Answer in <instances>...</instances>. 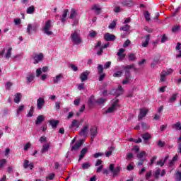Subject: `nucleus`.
Masks as SVG:
<instances>
[{"label":"nucleus","mask_w":181,"mask_h":181,"mask_svg":"<svg viewBox=\"0 0 181 181\" xmlns=\"http://www.w3.org/2000/svg\"><path fill=\"white\" fill-rule=\"evenodd\" d=\"M117 26V23L115 21L112 22L109 25V29H114Z\"/></svg>","instance_id":"4d7b16f0"},{"label":"nucleus","mask_w":181,"mask_h":181,"mask_svg":"<svg viewBox=\"0 0 181 181\" xmlns=\"http://www.w3.org/2000/svg\"><path fill=\"white\" fill-rule=\"evenodd\" d=\"M97 127L95 126H93L90 128V137L92 141H94V138H95V136H97Z\"/></svg>","instance_id":"ddd939ff"},{"label":"nucleus","mask_w":181,"mask_h":181,"mask_svg":"<svg viewBox=\"0 0 181 181\" xmlns=\"http://www.w3.org/2000/svg\"><path fill=\"white\" fill-rule=\"evenodd\" d=\"M77 18V10L71 8L70 11L69 19H76Z\"/></svg>","instance_id":"aec40b11"},{"label":"nucleus","mask_w":181,"mask_h":181,"mask_svg":"<svg viewBox=\"0 0 181 181\" xmlns=\"http://www.w3.org/2000/svg\"><path fill=\"white\" fill-rule=\"evenodd\" d=\"M43 121H45V116L43 115H39L37 117V119L35 121V124L36 125H40V124H42V122H43Z\"/></svg>","instance_id":"5701e85b"},{"label":"nucleus","mask_w":181,"mask_h":181,"mask_svg":"<svg viewBox=\"0 0 181 181\" xmlns=\"http://www.w3.org/2000/svg\"><path fill=\"white\" fill-rule=\"evenodd\" d=\"M124 72L122 71H118L113 74V77H121Z\"/></svg>","instance_id":"a18cd8bd"},{"label":"nucleus","mask_w":181,"mask_h":181,"mask_svg":"<svg viewBox=\"0 0 181 181\" xmlns=\"http://www.w3.org/2000/svg\"><path fill=\"white\" fill-rule=\"evenodd\" d=\"M15 25H21V18H16L14 19Z\"/></svg>","instance_id":"338daca9"},{"label":"nucleus","mask_w":181,"mask_h":181,"mask_svg":"<svg viewBox=\"0 0 181 181\" xmlns=\"http://www.w3.org/2000/svg\"><path fill=\"white\" fill-rule=\"evenodd\" d=\"M109 170L110 172H112L113 175V177H115L119 172H121V168L120 167H115L114 164H110L109 166Z\"/></svg>","instance_id":"423d86ee"},{"label":"nucleus","mask_w":181,"mask_h":181,"mask_svg":"<svg viewBox=\"0 0 181 181\" xmlns=\"http://www.w3.org/2000/svg\"><path fill=\"white\" fill-rule=\"evenodd\" d=\"M21 98H22V94L21 93H17L14 98V103H16V104H19V103H21Z\"/></svg>","instance_id":"412c9836"},{"label":"nucleus","mask_w":181,"mask_h":181,"mask_svg":"<svg viewBox=\"0 0 181 181\" xmlns=\"http://www.w3.org/2000/svg\"><path fill=\"white\" fill-rule=\"evenodd\" d=\"M134 67V65H127L123 67L124 70H125V80L122 81V84H128L129 81L131 80V74L129 73V70Z\"/></svg>","instance_id":"f03ea898"},{"label":"nucleus","mask_w":181,"mask_h":181,"mask_svg":"<svg viewBox=\"0 0 181 181\" xmlns=\"http://www.w3.org/2000/svg\"><path fill=\"white\" fill-rule=\"evenodd\" d=\"M39 28V25L37 24H28L27 27V33L28 35H30V31L33 32H37V28Z\"/></svg>","instance_id":"0eeeda50"},{"label":"nucleus","mask_w":181,"mask_h":181,"mask_svg":"<svg viewBox=\"0 0 181 181\" xmlns=\"http://www.w3.org/2000/svg\"><path fill=\"white\" fill-rule=\"evenodd\" d=\"M35 13V6H30L27 8V13H28L29 15H32V13Z\"/></svg>","instance_id":"c9c22d12"},{"label":"nucleus","mask_w":181,"mask_h":181,"mask_svg":"<svg viewBox=\"0 0 181 181\" xmlns=\"http://www.w3.org/2000/svg\"><path fill=\"white\" fill-rule=\"evenodd\" d=\"M104 39L107 42H113V40H115L116 37H115V35L110 34L109 33H107L106 34H105Z\"/></svg>","instance_id":"1a4fd4ad"},{"label":"nucleus","mask_w":181,"mask_h":181,"mask_svg":"<svg viewBox=\"0 0 181 181\" xmlns=\"http://www.w3.org/2000/svg\"><path fill=\"white\" fill-rule=\"evenodd\" d=\"M6 165V159H1L0 160V170Z\"/></svg>","instance_id":"79ce46f5"},{"label":"nucleus","mask_w":181,"mask_h":181,"mask_svg":"<svg viewBox=\"0 0 181 181\" xmlns=\"http://www.w3.org/2000/svg\"><path fill=\"white\" fill-rule=\"evenodd\" d=\"M68 13H69V9L64 10V13H63L62 18H61V22H62L63 23H64V22H66V18H67Z\"/></svg>","instance_id":"b1692460"},{"label":"nucleus","mask_w":181,"mask_h":181,"mask_svg":"<svg viewBox=\"0 0 181 181\" xmlns=\"http://www.w3.org/2000/svg\"><path fill=\"white\" fill-rule=\"evenodd\" d=\"M141 138L144 139V141H149L151 138H152V136H151V134L149 133H144L141 135Z\"/></svg>","instance_id":"a878e982"},{"label":"nucleus","mask_w":181,"mask_h":181,"mask_svg":"<svg viewBox=\"0 0 181 181\" xmlns=\"http://www.w3.org/2000/svg\"><path fill=\"white\" fill-rule=\"evenodd\" d=\"M90 166H91V164H90V163L86 162L83 164H82V169L86 170V169H88V168H90Z\"/></svg>","instance_id":"c03bdc74"},{"label":"nucleus","mask_w":181,"mask_h":181,"mask_svg":"<svg viewBox=\"0 0 181 181\" xmlns=\"http://www.w3.org/2000/svg\"><path fill=\"white\" fill-rule=\"evenodd\" d=\"M104 155V153H96L93 155V158H100V156H103Z\"/></svg>","instance_id":"680f3d73"},{"label":"nucleus","mask_w":181,"mask_h":181,"mask_svg":"<svg viewBox=\"0 0 181 181\" xmlns=\"http://www.w3.org/2000/svg\"><path fill=\"white\" fill-rule=\"evenodd\" d=\"M87 152H88V148H87L86 147L83 148L81 151V154L79 155L78 162H80V160H81V159H83L84 158V156H86V153H87Z\"/></svg>","instance_id":"a211bd4d"},{"label":"nucleus","mask_w":181,"mask_h":181,"mask_svg":"<svg viewBox=\"0 0 181 181\" xmlns=\"http://www.w3.org/2000/svg\"><path fill=\"white\" fill-rule=\"evenodd\" d=\"M23 110H25V105H20L17 109V115H21V112H22Z\"/></svg>","instance_id":"4c0bfd02"},{"label":"nucleus","mask_w":181,"mask_h":181,"mask_svg":"<svg viewBox=\"0 0 181 181\" xmlns=\"http://www.w3.org/2000/svg\"><path fill=\"white\" fill-rule=\"evenodd\" d=\"M131 45V41L129 40H127L123 44V47H128Z\"/></svg>","instance_id":"5fc2aeb1"},{"label":"nucleus","mask_w":181,"mask_h":181,"mask_svg":"<svg viewBox=\"0 0 181 181\" xmlns=\"http://www.w3.org/2000/svg\"><path fill=\"white\" fill-rule=\"evenodd\" d=\"M33 111H34V109H33V106H32L27 115V117L28 118H30L31 117H33Z\"/></svg>","instance_id":"37998d69"},{"label":"nucleus","mask_w":181,"mask_h":181,"mask_svg":"<svg viewBox=\"0 0 181 181\" xmlns=\"http://www.w3.org/2000/svg\"><path fill=\"white\" fill-rule=\"evenodd\" d=\"M49 148H50V145L49 144L43 145L41 152L42 153H45V152H47V151H49Z\"/></svg>","instance_id":"2f4dec72"},{"label":"nucleus","mask_w":181,"mask_h":181,"mask_svg":"<svg viewBox=\"0 0 181 181\" xmlns=\"http://www.w3.org/2000/svg\"><path fill=\"white\" fill-rule=\"evenodd\" d=\"M103 71H104V67L101 64H98V73L99 74H102Z\"/></svg>","instance_id":"de8ad7c7"},{"label":"nucleus","mask_w":181,"mask_h":181,"mask_svg":"<svg viewBox=\"0 0 181 181\" xmlns=\"http://www.w3.org/2000/svg\"><path fill=\"white\" fill-rule=\"evenodd\" d=\"M89 74H90V72H88V71H86L81 74V76H80L81 81H82V83L86 81V80H87L88 78Z\"/></svg>","instance_id":"f3484780"},{"label":"nucleus","mask_w":181,"mask_h":181,"mask_svg":"<svg viewBox=\"0 0 181 181\" xmlns=\"http://www.w3.org/2000/svg\"><path fill=\"white\" fill-rule=\"evenodd\" d=\"M34 78H35V75L33 74H30L29 75H28V76L26 77L28 84H30V83H32Z\"/></svg>","instance_id":"cd10ccee"},{"label":"nucleus","mask_w":181,"mask_h":181,"mask_svg":"<svg viewBox=\"0 0 181 181\" xmlns=\"http://www.w3.org/2000/svg\"><path fill=\"white\" fill-rule=\"evenodd\" d=\"M158 63H159V59H153L151 64V69L158 68Z\"/></svg>","instance_id":"7c9ffc66"},{"label":"nucleus","mask_w":181,"mask_h":181,"mask_svg":"<svg viewBox=\"0 0 181 181\" xmlns=\"http://www.w3.org/2000/svg\"><path fill=\"white\" fill-rule=\"evenodd\" d=\"M121 4L123 6H134V2L131 0H122Z\"/></svg>","instance_id":"6ab92c4d"},{"label":"nucleus","mask_w":181,"mask_h":181,"mask_svg":"<svg viewBox=\"0 0 181 181\" xmlns=\"http://www.w3.org/2000/svg\"><path fill=\"white\" fill-rule=\"evenodd\" d=\"M149 40H150V35H148L146 36L145 41L142 42V47H148V45H149Z\"/></svg>","instance_id":"bb28decb"},{"label":"nucleus","mask_w":181,"mask_h":181,"mask_svg":"<svg viewBox=\"0 0 181 181\" xmlns=\"http://www.w3.org/2000/svg\"><path fill=\"white\" fill-rule=\"evenodd\" d=\"M45 107V98H39L37 100V110H42Z\"/></svg>","instance_id":"6e6552de"},{"label":"nucleus","mask_w":181,"mask_h":181,"mask_svg":"<svg viewBox=\"0 0 181 181\" xmlns=\"http://www.w3.org/2000/svg\"><path fill=\"white\" fill-rule=\"evenodd\" d=\"M158 146H159L160 148H163L165 146V141H162L160 140H159L157 143Z\"/></svg>","instance_id":"603ef678"},{"label":"nucleus","mask_w":181,"mask_h":181,"mask_svg":"<svg viewBox=\"0 0 181 181\" xmlns=\"http://www.w3.org/2000/svg\"><path fill=\"white\" fill-rule=\"evenodd\" d=\"M110 66H111V62H107L104 65V68L110 69Z\"/></svg>","instance_id":"69168bd1"},{"label":"nucleus","mask_w":181,"mask_h":181,"mask_svg":"<svg viewBox=\"0 0 181 181\" xmlns=\"http://www.w3.org/2000/svg\"><path fill=\"white\" fill-rule=\"evenodd\" d=\"M33 59L34 60V64H37L40 63V62L43 61V59H45V55L43 53L35 54Z\"/></svg>","instance_id":"39448f33"},{"label":"nucleus","mask_w":181,"mask_h":181,"mask_svg":"<svg viewBox=\"0 0 181 181\" xmlns=\"http://www.w3.org/2000/svg\"><path fill=\"white\" fill-rule=\"evenodd\" d=\"M129 25L126 24L125 25H123L120 28V30H123L124 32H127V30H129Z\"/></svg>","instance_id":"a19ab883"},{"label":"nucleus","mask_w":181,"mask_h":181,"mask_svg":"<svg viewBox=\"0 0 181 181\" xmlns=\"http://www.w3.org/2000/svg\"><path fill=\"white\" fill-rule=\"evenodd\" d=\"M146 114H148V110L147 109H140V113L138 116L139 120L141 121L142 118L146 117Z\"/></svg>","instance_id":"f8f14e48"},{"label":"nucleus","mask_w":181,"mask_h":181,"mask_svg":"<svg viewBox=\"0 0 181 181\" xmlns=\"http://www.w3.org/2000/svg\"><path fill=\"white\" fill-rule=\"evenodd\" d=\"M52 28H53V21L52 20L45 21L44 26L42 27L43 33L47 36H52V35H53Z\"/></svg>","instance_id":"f257e3e1"},{"label":"nucleus","mask_w":181,"mask_h":181,"mask_svg":"<svg viewBox=\"0 0 181 181\" xmlns=\"http://www.w3.org/2000/svg\"><path fill=\"white\" fill-rule=\"evenodd\" d=\"M81 100V99H80L79 98H76V99H75L74 101V105H79Z\"/></svg>","instance_id":"bf43d9fd"},{"label":"nucleus","mask_w":181,"mask_h":181,"mask_svg":"<svg viewBox=\"0 0 181 181\" xmlns=\"http://www.w3.org/2000/svg\"><path fill=\"white\" fill-rule=\"evenodd\" d=\"M84 141L83 140H78L76 142L74 146H72L71 151H78V148L83 145Z\"/></svg>","instance_id":"9d476101"},{"label":"nucleus","mask_w":181,"mask_h":181,"mask_svg":"<svg viewBox=\"0 0 181 181\" xmlns=\"http://www.w3.org/2000/svg\"><path fill=\"white\" fill-rule=\"evenodd\" d=\"M177 100V93H173L172 96L169 98L168 103L172 104V103H175Z\"/></svg>","instance_id":"393cba45"},{"label":"nucleus","mask_w":181,"mask_h":181,"mask_svg":"<svg viewBox=\"0 0 181 181\" xmlns=\"http://www.w3.org/2000/svg\"><path fill=\"white\" fill-rule=\"evenodd\" d=\"M80 127V122L74 119L69 127V128H78Z\"/></svg>","instance_id":"4be33fe9"},{"label":"nucleus","mask_w":181,"mask_h":181,"mask_svg":"<svg viewBox=\"0 0 181 181\" xmlns=\"http://www.w3.org/2000/svg\"><path fill=\"white\" fill-rule=\"evenodd\" d=\"M11 52H12V47H8L7 49V52L5 54L4 57H6V59H11Z\"/></svg>","instance_id":"e433bc0d"},{"label":"nucleus","mask_w":181,"mask_h":181,"mask_svg":"<svg viewBox=\"0 0 181 181\" xmlns=\"http://www.w3.org/2000/svg\"><path fill=\"white\" fill-rule=\"evenodd\" d=\"M92 11H95L96 15H100V13H101V8H98L97 6H93L92 7Z\"/></svg>","instance_id":"72a5a7b5"},{"label":"nucleus","mask_w":181,"mask_h":181,"mask_svg":"<svg viewBox=\"0 0 181 181\" xmlns=\"http://www.w3.org/2000/svg\"><path fill=\"white\" fill-rule=\"evenodd\" d=\"M159 175H160V168H156V171L153 174V176L155 179H159Z\"/></svg>","instance_id":"f704fd0d"},{"label":"nucleus","mask_w":181,"mask_h":181,"mask_svg":"<svg viewBox=\"0 0 181 181\" xmlns=\"http://www.w3.org/2000/svg\"><path fill=\"white\" fill-rule=\"evenodd\" d=\"M135 60H136V57H135V54H129V61L135 62Z\"/></svg>","instance_id":"58836bf2"},{"label":"nucleus","mask_w":181,"mask_h":181,"mask_svg":"<svg viewBox=\"0 0 181 181\" xmlns=\"http://www.w3.org/2000/svg\"><path fill=\"white\" fill-rule=\"evenodd\" d=\"M118 91H119V93H118V95H120V94H122V93H124V89L122 88V86H119L118 87L117 92L118 93Z\"/></svg>","instance_id":"052dcab7"},{"label":"nucleus","mask_w":181,"mask_h":181,"mask_svg":"<svg viewBox=\"0 0 181 181\" xmlns=\"http://www.w3.org/2000/svg\"><path fill=\"white\" fill-rule=\"evenodd\" d=\"M117 107H118V100H116L113 102L112 105L104 112V114H111L114 111H117Z\"/></svg>","instance_id":"20e7f679"},{"label":"nucleus","mask_w":181,"mask_h":181,"mask_svg":"<svg viewBox=\"0 0 181 181\" xmlns=\"http://www.w3.org/2000/svg\"><path fill=\"white\" fill-rule=\"evenodd\" d=\"M96 103H97V104H100V105L103 104L105 103V99L100 98L97 100Z\"/></svg>","instance_id":"3c124183"},{"label":"nucleus","mask_w":181,"mask_h":181,"mask_svg":"<svg viewBox=\"0 0 181 181\" xmlns=\"http://www.w3.org/2000/svg\"><path fill=\"white\" fill-rule=\"evenodd\" d=\"M173 73V69H168L167 71H165V76H169V74H172Z\"/></svg>","instance_id":"0e129e2a"},{"label":"nucleus","mask_w":181,"mask_h":181,"mask_svg":"<svg viewBox=\"0 0 181 181\" xmlns=\"http://www.w3.org/2000/svg\"><path fill=\"white\" fill-rule=\"evenodd\" d=\"M62 78H63V74H59L53 78L54 84H59L60 81H62Z\"/></svg>","instance_id":"dca6fc26"},{"label":"nucleus","mask_w":181,"mask_h":181,"mask_svg":"<svg viewBox=\"0 0 181 181\" xmlns=\"http://www.w3.org/2000/svg\"><path fill=\"white\" fill-rule=\"evenodd\" d=\"M23 166L24 169H28V168H29V169L32 170L34 168L33 163H30L29 160H24V163H23Z\"/></svg>","instance_id":"4468645a"},{"label":"nucleus","mask_w":181,"mask_h":181,"mask_svg":"<svg viewBox=\"0 0 181 181\" xmlns=\"http://www.w3.org/2000/svg\"><path fill=\"white\" fill-rule=\"evenodd\" d=\"M141 128L146 131V129H149V126L145 122H141Z\"/></svg>","instance_id":"8fccbe9b"},{"label":"nucleus","mask_w":181,"mask_h":181,"mask_svg":"<svg viewBox=\"0 0 181 181\" xmlns=\"http://www.w3.org/2000/svg\"><path fill=\"white\" fill-rule=\"evenodd\" d=\"M166 71H163L160 74V81L163 83L165 81H166Z\"/></svg>","instance_id":"c756f323"},{"label":"nucleus","mask_w":181,"mask_h":181,"mask_svg":"<svg viewBox=\"0 0 181 181\" xmlns=\"http://www.w3.org/2000/svg\"><path fill=\"white\" fill-rule=\"evenodd\" d=\"M144 18L147 22H149L151 21V14L149 13V11H146L144 13Z\"/></svg>","instance_id":"ea45409f"},{"label":"nucleus","mask_w":181,"mask_h":181,"mask_svg":"<svg viewBox=\"0 0 181 181\" xmlns=\"http://www.w3.org/2000/svg\"><path fill=\"white\" fill-rule=\"evenodd\" d=\"M125 52V49L123 48H121L119 49V52H117V56H119V60L121 61L123 59L125 58V56H127L125 54H124Z\"/></svg>","instance_id":"2eb2a0df"},{"label":"nucleus","mask_w":181,"mask_h":181,"mask_svg":"<svg viewBox=\"0 0 181 181\" xmlns=\"http://www.w3.org/2000/svg\"><path fill=\"white\" fill-rule=\"evenodd\" d=\"M39 141L41 142V144H43V142H46L47 141V138H46L45 136H42L40 138Z\"/></svg>","instance_id":"13d9d810"},{"label":"nucleus","mask_w":181,"mask_h":181,"mask_svg":"<svg viewBox=\"0 0 181 181\" xmlns=\"http://www.w3.org/2000/svg\"><path fill=\"white\" fill-rule=\"evenodd\" d=\"M89 125L88 124H86L85 126H83V127L82 128V129L81 130L80 133H79V135L81 136H87V131L89 128Z\"/></svg>","instance_id":"9b49d317"},{"label":"nucleus","mask_w":181,"mask_h":181,"mask_svg":"<svg viewBox=\"0 0 181 181\" xmlns=\"http://www.w3.org/2000/svg\"><path fill=\"white\" fill-rule=\"evenodd\" d=\"M97 35V33L94 30H91L89 33V36L90 37H95V36Z\"/></svg>","instance_id":"864d4df0"},{"label":"nucleus","mask_w":181,"mask_h":181,"mask_svg":"<svg viewBox=\"0 0 181 181\" xmlns=\"http://www.w3.org/2000/svg\"><path fill=\"white\" fill-rule=\"evenodd\" d=\"M40 74H42V68H39L36 70V77H40Z\"/></svg>","instance_id":"6e6d98bb"},{"label":"nucleus","mask_w":181,"mask_h":181,"mask_svg":"<svg viewBox=\"0 0 181 181\" xmlns=\"http://www.w3.org/2000/svg\"><path fill=\"white\" fill-rule=\"evenodd\" d=\"M146 155V153L145 151H142L137 155V158L139 159H142V158H144V156H145Z\"/></svg>","instance_id":"09e8293b"},{"label":"nucleus","mask_w":181,"mask_h":181,"mask_svg":"<svg viewBox=\"0 0 181 181\" xmlns=\"http://www.w3.org/2000/svg\"><path fill=\"white\" fill-rule=\"evenodd\" d=\"M55 176L56 175H54V173H51L47 177H46V180H53Z\"/></svg>","instance_id":"49530a36"},{"label":"nucleus","mask_w":181,"mask_h":181,"mask_svg":"<svg viewBox=\"0 0 181 181\" xmlns=\"http://www.w3.org/2000/svg\"><path fill=\"white\" fill-rule=\"evenodd\" d=\"M172 128L173 129H177V131H181V124H180V122H177V123L173 124Z\"/></svg>","instance_id":"c85d7f7f"},{"label":"nucleus","mask_w":181,"mask_h":181,"mask_svg":"<svg viewBox=\"0 0 181 181\" xmlns=\"http://www.w3.org/2000/svg\"><path fill=\"white\" fill-rule=\"evenodd\" d=\"M71 69L73 71H77V70H78V67L76 66L74 64H71Z\"/></svg>","instance_id":"e2e57ef3"},{"label":"nucleus","mask_w":181,"mask_h":181,"mask_svg":"<svg viewBox=\"0 0 181 181\" xmlns=\"http://www.w3.org/2000/svg\"><path fill=\"white\" fill-rule=\"evenodd\" d=\"M29 148H30V143H27L24 146V151H28V149H29Z\"/></svg>","instance_id":"774afa93"},{"label":"nucleus","mask_w":181,"mask_h":181,"mask_svg":"<svg viewBox=\"0 0 181 181\" xmlns=\"http://www.w3.org/2000/svg\"><path fill=\"white\" fill-rule=\"evenodd\" d=\"M49 124L52 128H56L59 125V120H50Z\"/></svg>","instance_id":"473e14b6"},{"label":"nucleus","mask_w":181,"mask_h":181,"mask_svg":"<svg viewBox=\"0 0 181 181\" xmlns=\"http://www.w3.org/2000/svg\"><path fill=\"white\" fill-rule=\"evenodd\" d=\"M71 42L75 43V45H81V43L83 42L81 37H80V33H78L77 31H74L71 34Z\"/></svg>","instance_id":"7ed1b4c3"}]
</instances>
